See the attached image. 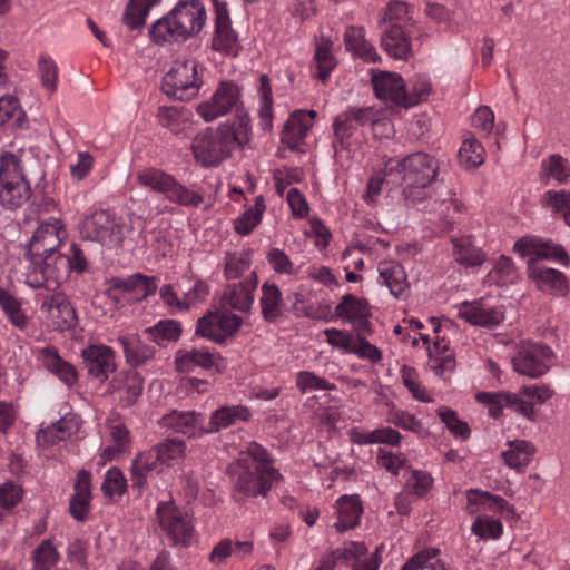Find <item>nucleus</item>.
Here are the masks:
<instances>
[{"instance_id": "30", "label": "nucleus", "mask_w": 570, "mask_h": 570, "mask_svg": "<svg viewBox=\"0 0 570 570\" xmlns=\"http://www.w3.org/2000/svg\"><path fill=\"white\" fill-rule=\"evenodd\" d=\"M45 366L57 375L68 386L73 385L78 380V373L73 365L63 361L57 350L46 347L41 351Z\"/></svg>"}, {"instance_id": "60", "label": "nucleus", "mask_w": 570, "mask_h": 570, "mask_svg": "<svg viewBox=\"0 0 570 570\" xmlns=\"http://www.w3.org/2000/svg\"><path fill=\"white\" fill-rule=\"evenodd\" d=\"M401 440V434L391 428L377 429L364 435L358 443H385L389 445H397Z\"/></svg>"}, {"instance_id": "9", "label": "nucleus", "mask_w": 570, "mask_h": 570, "mask_svg": "<svg viewBox=\"0 0 570 570\" xmlns=\"http://www.w3.org/2000/svg\"><path fill=\"white\" fill-rule=\"evenodd\" d=\"M81 233L86 238L109 247L117 246L122 240L121 226L106 210L96 212L86 218Z\"/></svg>"}, {"instance_id": "4", "label": "nucleus", "mask_w": 570, "mask_h": 570, "mask_svg": "<svg viewBox=\"0 0 570 570\" xmlns=\"http://www.w3.org/2000/svg\"><path fill=\"white\" fill-rule=\"evenodd\" d=\"M60 229V222L56 220L55 223H42L33 233L24 255L35 267H39L42 271L51 268V256L61 242L59 236Z\"/></svg>"}, {"instance_id": "24", "label": "nucleus", "mask_w": 570, "mask_h": 570, "mask_svg": "<svg viewBox=\"0 0 570 570\" xmlns=\"http://www.w3.org/2000/svg\"><path fill=\"white\" fill-rule=\"evenodd\" d=\"M459 316L472 325L493 327L503 320L502 312L495 308H485L482 303H465L459 312Z\"/></svg>"}, {"instance_id": "43", "label": "nucleus", "mask_w": 570, "mask_h": 570, "mask_svg": "<svg viewBox=\"0 0 570 570\" xmlns=\"http://www.w3.org/2000/svg\"><path fill=\"white\" fill-rule=\"evenodd\" d=\"M438 552L436 549L421 551L409 559L401 570H446Z\"/></svg>"}, {"instance_id": "33", "label": "nucleus", "mask_w": 570, "mask_h": 570, "mask_svg": "<svg viewBox=\"0 0 570 570\" xmlns=\"http://www.w3.org/2000/svg\"><path fill=\"white\" fill-rule=\"evenodd\" d=\"M137 180L140 185L150 187L158 193L170 194L168 196L170 199L178 198L175 178L163 171L155 169L142 171L138 174Z\"/></svg>"}, {"instance_id": "7", "label": "nucleus", "mask_w": 570, "mask_h": 570, "mask_svg": "<svg viewBox=\"0 0 570 570\" xmlns=\"http://www.w3.org/2000/svg\"><path fill=\"white\" fill-rule=\"evenodd\" d=\"M527 274L534 287L552 297H566L569 293V279L560 271L547 267L537 259H529Z\"/></svg>"}, {"instance_id": "36", "label": "nucleus", "mask_w": 570, "mask_h": 570, "mask_svg": "<svg viewBox=\"0 0 570 570\" xmlns=\"http://www.w3.org/2000/svg\"><path fill=\"white\" fill-rule=\"evenodd\" d=\"M157 520L158 524L164 533L173 541L176 546L178 542V509L174 500L160 502L157 507Z\"/></svg>"}, {"instance_id": "17", "label": "nucleus", "mask_w": 570, "mask_h": 570, "mask_svg": "<svg viewBox=\"0 0 570 570\" xmlns=\"http://www.w3.org/2000/svg\"><path fill=\"white\" fill-rule=\"evenodd\" d=\"M373 85L377 98L404 108L406 89L399 73L382 71L380 76L373 77Z\"/></svg>"}, {"instance_id": "11", "label": "nucleus", "mask_w": 570, "mask_h": 570, "mask_svg": "<svg viewBox=\"0 0 570 570\" xmlns=\"http://www.w3.org/2000/svg\"><path fill=\"white\" fill-rule=\"evenodd\" d=\"M239 101V89L232 81L222 82L209 101L198 105V114L212 121L229 112Z\"/></svg>"}, {"instance_id": "18", "label": "nucleus", "mask_w": 570, "mask_h": 570, "mask_svg": "<svg viewBox=\"0 0 570 570\" xmlns=\"http://www.w3.org/2000/svg\"><path fill=\"white\" fill-rule=\"evenodd\" d=\"M214 4L216 12V30L213 39V48L230 53L237 42V35L232 28L227 4L218 0H214Z\"/></svg>"}, {"instance_id": "29", "label": "nucleus", "mask_w": 570, "mask_h": 570, "mask_svg": "<svg viewBox=\"0 0 570 570\" xmlns=\"http://www.w3.org/2000/svg\"><path fill=\"white\" fill-rule=\"evenodd\" d=\"M259 303L266 322L274 323L283 316L282 293L275 284H263Z\"/></svg>"}, {"instance_id": "23", "label": "nucleus", "mask_w": 570, "mask_h": 570, "mask_svg": "<svg viewBox=\"0 0 570 570\" xmlns=\"http://www.w3.org/2000/svg\"><path fill=\"white\" fill-rule=\"evenodd\" d=\"M337 522L334 524L337 532L355 528L363 513L362 502L358 495H343L336 502Z\"/></svg>"}, {"instance_id": "8", "label": "nucleus", "mask_w": 570, "mask_h": 570, "mask_svg": "<svg viewBox=\"0 0 570 570\" xmlns=\"http://www.w3.org/2000/svg\"><path fill=\"white\" fill-rule=\"evenodd\" d=\"M382 547H377L370 558L367 554V547L363 542H347L343 548H338L326 558L333 563L334 567H352V570H377L381 563L379 557Z\"/></svg>"}, {"instance_id": "20", "label": "nucleus", "mask_w": 570, "mask_h": 570, "mask_svg": "<svg viewBox=\"0 0 570 570\" xmlns=\"http://www.w3.org/2000/svg\"><path fill=\"white\" fill-rule=\"evenodd\" d=\"M206 10L199 0H180V37L198 33L204 27Z\"/></svg>"}, {"instance_id": "42", "label": "nucleus", "mask_w": 570, "mask_h": 570, "mask_svg": "<svg viewBox=\"0 0 570 570\" xmlns=\"http://www.w3.org/2000/svg\"><path fill=\"white\" fill-rule=\"evenodd\" d=\"M458 158L460 164L466 169L479 167L484 160L483 147L474 137L471 136L464 139L461 148L459 149Z\"/></svg>"}, {"instance_id": "52", "label": "nucleus", "mask_w": 570, "mask_h": 570, "mask_svg": "<svg viewBox=\"0 0 570 570\" xmlns=\"http://www.w3.org/2000/svg\"><path fill=\"white\" fill-rule=\"evenodd\" d=\"M154 453L155 459L163 466H170L171 462L178 456V438L168 435L163 442L156 444L149 450Z\"/></svg>"}, {"instance_id": "16", "label": "nucleus", "mask_w": 570, "mask_h": 570, "mask_svg": "<svg viewBox=\"0 0 570 570\" xmlns=\"http://www.w3.org/2000/svg\"><path fill=\"white\" fill-rule=\"evenodd\" d=\"M381 47L393 59L407 61L412 56L410 30L393 24L381 35Z\"/></svg>"}, {"instance_id": "32", "label": "nucleus", "mask_w": 570, "mask_h": 570, "mask_svg": "<svg viewBox=\"0 0 570 570\" xmlns=\"http://www.w3.org/2000/svg\"><path fill=\"white\" fill-rule=\"evenodd\" d=\"M335 316L351 323L360 317L371 316L370 304L365 298L345 294L335 307Z\"/></svg>"}, {"instance_id": "59", "label": "nucleus", "mask_w": 570, "mask_h": 570, "mask_svg": "<svg viewBox=\"0 0 570 570\" xmlns=\"http://www.w3.org/2000/svg\"><path fill=\"white\" fill-rule=\"evenodd\" d=\"M129 383V391L124 392L120 396V402L126 406H130L136 403L144 390V379L136 371H128L124 373Z\"/></svg>"}, {"instance_id": "56", "label": "nucleus", "mask_w": 570, "mask_h": 570, "mask_svg": "<svg viewBox=\"0 0 570 570\" xmlns=\"http://www.w3.org/2000/svg\"><path fill=\"white\" fill-rule=\"evenodd\" d=\"M439 416L452 434L462 439L469 438L471 430L466 422L461 421L458 417L455 411L451 409H443L439 411Z\"/></svg>"}, {"instance_id": "21", "label": "nucleus", "mask_w": 570, "mask_h": 570, "mask_svg": "<svg viewBox=\"0 0 570 570\" xmlns=\"http://www.w3.org/2000/svg\"><path fill=\"white\" fill-rule=\"evenodd\" d=\"M507 446L501 452L504 464L517 472H523L537 452L535 446L530 441L519 439L508 441Z\"/></svg>"}, {"instance_id": "15", "label": "nucleus", "mask_w": 570, "mask_h": 570, "mask_svg": "<svg viewBox=\"0 0 570 570\" xmlns=\"http://www.w3.org/2000/svg\"><path fill=\"white\" fill-rule=\"evenodd\" d=\"M316 116V111L304 110L294 111L285 122L281 141L291 150H298L299 145L304 141L307 131L313 126L312 119Z\"/></svg>"}, {"instance_id": "5", "label": "nucleus", "mask_w": 570, "mask_h": 570, "mask_svg": "<svg viewBox=\"0 0 570 570\" xmlns=\"http://www.w3.org/2000/svg\"><path fill=\"white\" fill-rule=\"evenodd\" d=\"M553 357L554 353L548 345L524 342L512 357V365L517 373L538 379L549 371Z\"/></svg>"}, {"instance_id": "10", "label": "nucleus", "mask_w": 570, "mask_h": 570, "mask_svg": "<svg viewBox=\"0 0 570 570\" xmlns=\"http://www.w3.org/2000/svg\"><path fill=\"white\" fill-rule=\"evenodd\" d=\"M230 474L235 475L234 488L237 492L245 497L266 495L271 489V483L275 479H269L267 473L258 469L252 470L248 465H244L243 461H238L228 468Z\"/></svg>"}, {"instance_id": "41", "label": "nucleus", "mask_w": 570, "mask_h": 570, "mask_svg": "<svg viewBox=\"0 0 570 570\" xmlns=\"http://www.w3.org/2000/svg\"><path fill=\"white\" fill-rule=\"evenodd\" d=\"M455 259L466 266L481 265L484 262V254L472 245L470 236H463L453 240Z\"/></svg>"}, {"instance_id": "40", "label": "nucleus", "mask_w": 570, "mask_h": 570, "mask_svg": "<svg viewBox=\"0 0 570 570\" xmlns=\"http://www.w3.org/2000/svg\"><path fill=\"white\" fill-rule=\"evenodd\" d=\"M332 41L330 38L322 37L316 43L315 61L317 67V78L325 81L331 71L336 66V60L332 55Z\"/></svg>"}, {"instance_id": "34", "label": "nucleus", "mask_w": 570, "mask_h": 570, "mask_svg": "<svg viewBox=\"0 0 570 570\" xmlns=\"http://www.w3.org/2000/svg\"><path fill=\"white\" fill-rule=\"evenodd\" d=\"M202 86L203 77L198 73L196 61H184L180 65V100L196 97Z\"/></svg>"}, {"instance_id": "58", "label": "nucleus", "mask_w": 570, "mask_h": 570, "mask_svg": "<svg viewBox=\"0 0 570 570\" xmlns=\"http://www.w3.org/2000/svg\"><path fill=\"white\" fill-rule=\"evenodd\" d=\"M507 393L508 392H480L476 394L475 399L478 402L488 406L490 416L499 417L503 407L507 406Z\"/></svg>"}, {"instance_id": "57", "label": "nucleus", "mask_w": 570, "mask_h": 570, "mask_svg": "<svg viewBox=\"0 0 570 570\" xmlns=\"http://www.w3.org/2000/svg\"><path fill=\"white\" fill-rule=\"evenodd\" d=\"M127 488V481L122 472L117 468L107 471L101 490L106 497L111 498L114 494L121 495Z\"/></svg>"}, {"instance_id": "46", "label": "nucleus", "mask_w": 570, "mask_h": 570, "mask_svg": "<svg viewBox=\"0 0 570 570\" xmlns=\"http://www.w3.org/2000/svg\"><path fill=\"white\" fill-rule=\"evenodd\" d=\"M55 330L67 331L72 330L78 324V317L75 307L71 305L68 297L50 314Z\"/></svg>"}, {"instance_id": "62", "label": "nucleus", "mask_w": 570, "mask_h": 570, "mask_svg": "<svg viewBox=\"0 0 570 570\" xmlns=\"http://www.w3.org/2000/svg\"><path fill=\"white\" fill-rule=\"evenodd\" d=\"M191 364L209 368L214 364L213 355L207 351L191 350L180 356V372L189 370Z\"/></svg>"}, {"instance_id": "39", "label": "nucleus", "mask_w": 570, "mask_h": 570, "mask_svg": "<svg viewBox=\"0 0 570 570\" xmlns=\"http://www.w3.org/2000/svg\"><path fill=\"white\" fill-rule=\"evenodd\" d=\"M158 1L159 0H129L122 16V22L130 29L144 27L149 10L158 3Z\"/></svg>"}, {"instance_id": "38", "label": "nucleus", "mask_w": 570, "mask_h": 570, "mask_svg": "<svg viewBox=\"0 0 570 570\" xmlns=\"http://www.w3.org/2000/svg\"><path fill=\"white\" fill-rule=\"evenodd\" d=\"M380 23H384L386 27L396 24L400 26L401 29L409 30V28L414 24V20L412 19L410 7L406 2L391 0Z\"/></svg>"}, {"instance_id": "55", "label": "nucleus", "mask_w": 570, "mask_h": 570, "mask_svg": "<svg viewBox=\"0 0 570 570\" xmlns=\"http://www.w3.org/2000/svg\"><path fill=\"white\" fill-rule=\"evenodd\" d=\"M247 452L255 462V469H258V472L267 473L269 479H281L278 471L271 466V459L266 449L257 443H252Z\"/></svg>"}, {"instance_id": "54", "label": "nucleus", "mask_w": 570, "mask_h": 570, "mask_svg": "<svg viewBox=\"0 0 570 570\" xmlns=\"http://www.w3.org/2000/svg\"><path fill=\"white\" fill-rule=\"evenodd\" d=\"M432 90L430 81L422 76H417L412 80L411 91H405L404 108L413 107L425 101Z\"/></svg>"}, {"instance_id": "49", "label": "nucleus", "mask_w": 570, "mask_h": 570, "mask_svg": "<svg viewBox=\"0 0 570 570\" xmlns=\"http://www.w3.org/2000/svg\"><path fill=\"white\" fill-rule=\"evenodd\" d=\"M0 306L14 326L21 330L27 326V317L21 311V304L19 299L1 287Z\"/></svg>"}, {"instance_id": "19", "label": "nucleus", "mask_w": 570, "mask_h": 570, "mask_svg": "<svg viewBox=\"0 0 570 570\" xmlns=\"http://www.w3.org/2000/svg\"><path fill=\"white\" fill-rule=\"evenodd\" d=\"M466 511L469 514H475L481 509L484 511L513 513V508L509 502L501 495L492 494L488 491H481L479 489H470L466 491Z\"/></svg>"}, {"instance_id": "37", "label": "nucleus", "mask_w": 570, "mask_h": 570, "mask_svg": "<svg viewBox=\"0 0 570 570\" xmlns=\"http://www.w3.org/2000/svg\"><path fill=\"white\" fill-rule=\"evenodd\" d=\"M118 341L122 346L127 363L132 366L141 365L154 356V348L138 337L120 336Z\"/></svg>"}, {"instance_id": "64", "label": "nucleus", "mask_w": 570, "mask_h": 570, "mask_svg": "<svg viewBox=\"0 0 570 570\" xmlns=\"http://www.w3.org/2000/svg\"><path fill=\"white\" fill-rule=\"evenodd\" d=\"M333 127L336 140L344 147L357 126L353 119L342 112L335 118Z\"/></svg>"}, {"instance_id": "3", "label": "nucleus", "mask_w": 570, "mask_h": 570, "mask_svg": "<svg viewBox=\"0 0 570 570\" xmlns=\"http://www.w3.org/2000/svg\"><path fill=\"white\" fill-rule=\"evenodd\" d=\"M31 195L29 183L21 171L20 160L7 153L0 159V204L8 209L21 207Z\"/></svg>"}, {"instance_id": "44", "label": "nucleus", "mask_w": 570, "mask_h": 570, "mask_svg": "<svg viewBox=\"0 0 570 570\" xmlns=\"http://www.w3.org/2000/svg\"><path fill=\"white\" fill-rule=\"evenodd\" d=\"M530 259H537L539 263H541V259H553L566 267L570 264V258L566 249L561 245L554 244L550 240H535L534 254Z\"/></svg>"}, {"instance_id": "13", "label": "nucleus", "mask_w": 570, "mask_h": 570, "mask_svg": "<svg viewBox=\"0 0 570 570\" xmlns=\"http://www.w3.org/2000/svg\"><path fill=\"white\" fill-rule=\"evenodd\" d=\"M257 287V276L254 272L242 282L228 285L222 297L220 305L226 308L249 312L254 302V291Z\"/></svg>"}, {"instance_id": "63", "label": "nucleus", "mask_w": 570, "mask_h": 570, "mask_svg": "<svg viewBox=\"0 0 570 570\" xmlns=\"http://www.w3.org/2000/svg\"><path fill=\"white\" fill-rule=\"evenodd\" d=\"M39 71L41 75L42 86L53 92L57 88L56 81L58 76V67L55 61L48 57H40Z\"/></svg>"}, {"instance_id": "1", "label": "nucleus", "mask_w": 570, "mask_h": 570, "mask_svg": "<svg viewBox=\"0 0 570 570\" xmlns=\"http://www.w3.org/2000/svg\"><path fill=\"white\" fill-rule=\"evenodd\" d=\"M248 124L247 116H239L216 129L207 128L198 134L191 144L195 159L205 167L217 166L249 140Z\"/></svg>"}, {"instance_id": "25", "label": "nucleus", "mask_w": 570, "mask_h": 570, "mask_svg": "<svg viewBox=\"0 0 570 570\" xmlns=\"http://www.w3.org/2000/svg\"><path fill=\"white\" fill-rule=\"evenodd\" d=\"M379 275L390 288L393 296L401 297L409 291L410 284L401 264L393 261L381 262L379 265Z\"/></svg>"}, {"instance_id": "26", "label": "nucleus", "mask_w": 570, "mask_h": 570, "mask_svg": "<svg viewBox=\"0 0 570 570\" xmlns=\"http://www.w3.org/2000/svg\"><path fill=\"white\" fill-rule=\"evenodd\" d=\"M163 468L164 466L155 459L154 453L150 451L137 454L130 469L132 488L141 492L147 483L148 475L153 472L160 473Z\"/></svg>"}, {"instance_id": "53", "label": "nucleus", "mask_w": 570, "mask_h": 570, "mask_svg": "<svg viewBox=\"0 0 570 570\" xmlns=\"http://www.w3.org/2000/svg\"><path fill=\"white\" fill-rule=\"evenodd\" d=\"M542 205L554 213H561L564 222L570 213V190H548L542 198Z\"/></svg>"}, {"instance_id": "48", "label": "nucleus", "mask_w": 570, "mask_h": 570, "mask_svg": "<svg viewBox=\"0 0 570 570\" xmlns=\"http://www.w3.org/2000/svg\"><path fill=\"white\" fill-rule=\"evenodd\" d=\"M471 531L482 540H495L501 537L503 527L500 520L481 514L472 523Z\"/></svg>"}, {"instance_id": "35", "label": "nucleus", "mask_w": 570, "mask_h": 570, "mask_svg": "<svg viewBox=\"0 0 570 570\" xmlns=\"http://www.w3.org/2000/svg\"><path fill=\"white\" fill-rule=\"evenodd\" d=\"M250 412L245 406H223L216 410L210 416V429L207 432L219 431L236 423V421H247Z\"/></svg>"}, {"instance_id": "50", "label": "nucleus", "mask_w": 570, "mask_h": 570, "mask_svg": "<svg viewBox=\"0 0 570 570\" xmlns=\"http://www.w3.org/2000/svg\"><path fill=\"white\" fill-rule=\"evenodd\" d=\"M145 332L158 345L178 341V323L173 320L159 321L155 326L146 328Z\"/></svg>"}, {"instance_id": "12", "label": "nucleus", "mask_w": 570, "mask_h": 570, "mask_svg": "<svg viewBox=\"0 0 570 570\" xmlns=\"http://www.w3.org/2000/svg\"><path fill=\"white\" fill-rule=\"evenodd\" d=\"M81 356L88 374L100 382L108 379L116 370L115 355L111 347L105 345H90L82 350Z\"/></svg>"}, {"instance_id": "51", "label": "nucleus", "mask_w": 570, "mask_h": 570, "mask_svg": "<svg viewBox=\"0 0 570 570\" xmlns=\"http://www.w3.org/2000/svg\"><path fill=\"white\" fill-rule=\"evenodd\" d=\"M523 394L520 393H507V406L509 410L522 415L530 422L538 421V411L534 406V403L530 400H524Z\"/></svg>"}, {"instance_id": "61", "label": "nucleus", "mask_w": 570, "mask_h": 570, "mask_svg": "<svg viewBox=\"0 0 570 570\" xmlns=\"http://www.w3.org/2000/svg\"><path fill=\"white\" fill-rule=\"evenodd\" d=\"M209 293L208 285L203 281H197L185 294L184 299H180V309L190 308L204 302Z\"/></svg>"}, {"instance_id": "47", "label": "nucleus", "mask_w": 570, "mask_h": 570, "mask_svg": "<svg viewBox=\"0 0 570 570\" xmlns=\"http://www.w3.org/2000/svg\"><path fill=\"white\" fill-rule=\"evenodd\" d=\"M60 556L50 539L43 540L32 553L35 570H50Z\"/></svg>"}, {"instance_id": "28", "label": "nucleus", "mask_w": 570, "mask_h": 570, "mask_svg": "<svg viewBox=\"0 0 570 570\" xmlns=\"http://www.w3.org/2000/svg\"><path fill=\"white\" fill-rule=\"evenodd\" d=\"M178 4L167 16L158 19L150 28L149 35L156 45L174 43L178 39Z\"/></svg>"}, {"instance_id": "22", "label": "nucleus", "mask_w": 570, "mask_h": 570, "mask_svg": "<svg viewBox=\"0 0 570 570\" xmlns=\"http://www.w3.org/2000/svg\"><path fill=\"white\" fill-rule=\"evenodd\" d=\"M90 473L86 470H80L75 483V494L71 497L69 505L71 515L78 521H83L87 517L90 505Z\"/></svg>"}, {"instance_id": "31", "label": "nucleus", "mask_w": 570, "mask_h": 570, "mask_svg": "<svg viewBox=\"0 0 570 570\" xmlns=\"http://www.w3.org/2000/svg\"><path fill=\"white\" fill-rule=\"evenodd\" d=\"M540 178L548 183L550 179L562 185L570 178V163L559 154H552L541 163Z\"/></svg>"}, {"instance_id": "45", "label": "nucleus", "mask_w": 570, "mask_h": 570, "mask_svg": "<svg viewBox=\"0 0 570 570\" xmlns=\"http://www.w3.org/2000/svg\"><path fill=\"white\" fill-rule=\"evenodd\" d=\"M265 210V204L263 196H258L255 199L254 208L247 209L240 217L235 222V230L240 235L249 234L255 226L261 222L262 215Z\"/></svg>"}, {"instance_id": "27", "label": "nucleus", "mask_w": 570, "mask_h": 570, "mask_svg": "<svg viewBox=\"0 0 570 570\" xmlns=\"http://www.w3.org/2000/svg\"><path fill=\"white\" fill-rule=\"evenodd\" d=\"M344 42L347 51L367 62H379L381 57L375 48L365 39L362 28L348 27L344 33Z\"/></svg>"}, {"instance_id": "2", "label": "nucleus", "mask_w": 570, "mask_h": 570, "mask_svg": "<svg viewBox=\"0 0 570 570\" xmlns=\"http://www.w3.org/2000/svg\"><path fill=\"white\" fill-rule=\"evenodd\" d=\"M438 163L430 155L415 153L402 160L390 159L385 164V177L392 185H404L403 194L410 196L411 188H425L436 177Z\"/></svg>"}, {"instance_id": "6", "label": "nucleus", "mask_w": 570, "mask_h": 570, "mask_svg": "<svg viewBox=\"0 0 570 570\" xmlns=\"http://www.w3.org/2000/svg\"><path fill=\"white\" fill-rule=\"evenodd\" d=\"M242 323V317L229 311L209 312L198 320L196 334L222 344L237 333Z\"/></svg>"}, {"instance_id": "14", "label": "nucleus", "mask_w": 570, "mask_h": 570, "mask_svg": "<svg viewBox=\"0 0 570 570\" xmlns=\"http://www.w3.org/2000/svg\"><path fill=\"white\" fill-rule=\"evenodd\" d=\"M109 282L110 287L106 291V294L109 298L116 302L119 301L117 296L112 295V292L116 289H120L126 293L140 292L141 296L137 298L138 302L147 299L158 289L157 278L141 273H135L126 278L112 277Z\"/></svg>"}]
</instances>
